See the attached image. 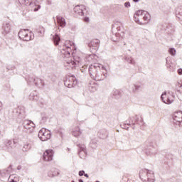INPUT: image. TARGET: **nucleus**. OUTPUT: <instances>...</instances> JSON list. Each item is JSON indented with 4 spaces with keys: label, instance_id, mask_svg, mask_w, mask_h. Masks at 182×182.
I'll return each instance as SVG.
<instances>
[{
    "label": "nucleus",
    "instance_id": "f257e3e1",
    "mask_svg": "<svg viewBox=\"0 0 182 182\" xmlns=\"http://www.w3.org/2000/svg\"><path fill=\"white\" fill-rule=\"evenodd\" d=\"M70 53L73 55V60H67L64 62V66L66 69H69V68L73 69V68L82 65V58L79 55H76L75 52H72V48L68 44H65L61 50L63 58H70Z\"/></svg>",
    "mask_w": 182,
    "mask_h": 182
},
{
    "label": "nucleus",
    "instance_id": "f03ea898",
    "mask_svg": "<svg viewBox=\"0 0 182 182\" xmlns=\"http://www.w3.org/2000/svg\"><path fill=\"white\" fill-rule=\"evenodd\" d=\"M102 70H105V72H107L106 68H105V66H103L102 64L95 63L94 65H91L89 67L90 76L94 80H103L105 77H107V73H102Z\"/></svg>",
    "mask_w": 182,
    "mask_h": 182
},
{
    "label": "nucleus",
    "instance_id": "7ed1b4c3",
    "mask_svg": "<svg viewBox=\"0 0 182 182\" xmlns=\"http://www.w3.org/2000/svg\"><path fill=\"white\" fill-rule=\"evenodd\" d=\"M139 177L144 182H154V172L148 169H141L139 171Z\"/></svg>",
    "mask_w": 182,
    "mask_h": 182
},
{
    "label": "nucleus",
    "instance_id": "20e7f679",
    "mask_svg": "<svg viewBox=\"0 0 182 182\" xmlns=\"http://www.w3.org/2000/svg\"><path fill=\"white\" fill-rule=\"evenodd\" d=\"M176 95L174 92L170 90L165 91L161 96V99L166 105H171L174 102Z\"/></svg>",
    "mask_w": 182,
    "mask_h": 182
},
{
    "label": "nucleus",
    "instance_id": "39448f33",
    "mask_svg": "<svg viewBox=\"0 0 182 182\" xmlns=\"http://www.w3.org/2000/svg\"><path fill=\"white\" fill-rule=\"evenodd\" d=\"M112 41L113 42H119L120 39H123V37L124 36V33H122V35L120 34V27L119 26H112Z\"/></svg>",
    "mask_w": 182,
    "mask_h": 182
},
{
    "label": "nucleus",
    "instance_id": "423d86ee",
    "mask_svg": "<svg viewBox=\"0 0 182 182\" xmlns=\"http://www.w3.org/2000/svg\"><path fill=\"white\" fill-rule=\"evenodd\" d=\"M18 38H20L21 41L29 42V41L32 39V32L29 31L28 29H22L18 32Z\"/></svg>",
    "mask_w": 182,
    "mask_h": 182
},
{
    "label": "nucleus",
    "instance_id": "0eeeda50",
    "mask_svg": "<svg viewBox=\"0 0 182 182\" xmlns=\"http://www.w3.org/2000/svg\"><path fill=\"white\" fill-rule=\"evenodd\" d=\"M38 138L41 141H46V140H49L51 137L50 131L43 128L38 132Z\"/></svg>",
    "mask_w": 182,
    "mask_h": 182
},
{
    "label": "nucleus",
    "instance_id": "6e6552de",
    "mask_svg": "<svg viewBox=\"0 0 182 182\" xmlns=\"http://www.w3.org/2000/svg\"><path fill=\"white\" fill-rule=\"evenodd\" d=\"M137 16H139L141 19H143L144 25H146V23H149V21H150V14L149 12L144 11V10H139L136 11Z\"/></svg>",
    "mask_w": 182,
    "mask_h": 182
},
{
    "label": "nucleus",
    "instance_id": "1a4fd4ad",
    "mask_svg": "<svg viewBox=\"0 0 182 182\" xmlns=\"http://www.w3.org/2000/svg\"><path fill=\"white\" fill-rule=\"evenodd\" d=\"M173 124L175 127H181L182 124V111L174 112L173 115Z\"/></svg>",
    "mask_w": 182,
    "mask_h": 182
},
{
    "label": "nucleus",
    "instance_id": "9d476101",
    "mask_svg": "<svg viewBox=\"0 0 182 182\" xmlns=\"http://www.w3.org/2000/svg\"><path fill=\"white\" fill-rule=\"evenodd\" d=\"M64 85L67 87H75L77 85V80H76L75 76L72 75L66 78Z\"/></svg>",
    "mask_w": 182,
    "mask_h": 182
},
{
    "label": "nucleus",
    "instance_id": "9b49d317",
    "mask_svg": "<svg viewBox=\"0 0 182 182\" xmlns=\"http://www.w3.org/2000/svg\"><path fill=\"white\" fill-rule=\"evenodd\" d=\"M77 146L78 147V156L80 159H83V157H86L87 154V150L86 149V145L83 143L77 144Z\"/></svg>",
    "mask_w": 182,
    "mask_h": 182
},
{
    "label": "nucleus",
    "instance_id": "f8f14e48",
    "mask_svg": "<svg viewBox=\"0 0 182 182\" xmlns=\"http://www.w3.org/2000/svg\"><path fill=\"white\" fill-rule=\"evenodd\" d=\"M43 159L44 161H52L53 160V150L48 149L45 151Z\"/></svg>",
    "mask_w": 182,
    "mask_h": 182
},
{
    "label": "nucleus",
    "instance_id": "ddd939ff",
    "mask_svg": "<svg viewBox=\"0 0 182 182\" xmlns=\"http://www.w3.org/2000/svg\"><path fill=\"white\" fill-rule=\"evenodd\" d=\"M100 43V41H99L97 39L92 40L88 43V46H89L91 52H95V50H97V48H99Z\"/></svg>",
    "mask_w": 182,
    "mask_h": 182
},
{
    "label": "nucleus",
    "instance_id": "4468645a",
    "mask_svg": "<svg viewBox=\"0 0 182 182\" xmlns=\"http://www.w3.org/2000/svg\"><path fill=\"white\" fill-rule=\"evenodd\" d=\"M27 82L30 85H35L36 86H39V85H41V86H43V80L38 77H29Z\"/></svg>",
    "mask_w": 182,
    "mask_h": 182
},
{
    "label": "nucleus",
    "instance_id": "2eb2a0df",
    "mask_svg": "<svg viewBox=\"0 0 182 182\" xmlns=\"http://www.w3.org/2000/svg\"><path fill=\"white\" fill-rule=\"evenodd\" d=\"M23 126L26 130H29L30 132H33V129H35V124L31 120H24Z\"/></svg>",
    "mask_w": 182,
    "mask_h": 182
},
{
    "label": "nucleus",
    "instance_id": "dca6fc26",
    "mask_svg": "<svg viewBox=\"0 0 182 182\" xmlns=\"http://www.w3.org/2000/svg\"><path fill=\"white\" fill-rule=\"evenodd\" d=\"M86 9V6L83 5H77L74 7V12L77 14V15H80V16H83L85 13L83 12Z\"/></svg>",
    "mask_w": 182,
    "mask_h": 182
},
{
    "label": "nucleus",
    "instance_id": "f3484780",
    "mask_svg": "<svg viewBox=\"0 0 182 182\" xmlns=\"http://www.w3.org/2000/svg\"><path fill=\"white\" fill-rule=\"evenodd\" d=\"M32 146H33V141L31 140H28L23 144V146L22 149L23 151H29V150L32 149Z\"/></svg>",
    "mask_w": 182,
    "mask_h": 182
},
{
    "label": "nucleus",
    "instance_id": "a211bd4d",
    "mask_svg": "<svg viewBox=\"0 0 182 182\" xmlns=\"http://www.w3.org/2000/svg\"><path fill=\"white\" fill-rule=\"evenodd\" d=\"M3 149L4 150H6V151H11L12 150V141L9 139L6 140Z\"/></svg>",
    "mask_w": 182,
    "mask_h": 182
},
{
    "label": "nucleus",
    "instance_id": "6ab92c4d",
    "mask_svg": "<svg viewBox=\"0 0 182 182\" xmlns=\"http://www.w3.org/2000/svg\"><path fill=\"white\" fill-rule=\"evenodd\" d=\"M57 22L58 25L61 28H65L66 26V20H65V18L60 16H56Z\"/></svg>",
    "mask_w": 182,
    "mask_h": 182
},
{
    "label": "nucleus",
    "instance_id": "aec40b11",
    "mask_svg": "<svg viewBox=\"0 0 182 182\" xmlns=\"http://www.w3.org/2000/svg\"><path fill=\"white\" fill-rule=\"evenodd\" d=\"M143 89V84L141 83H136L132 87L133 93H137L140 92Z\"/></svg>",
    "mask_w": 182,
    "mask_h": 182
},
{
    "label": "nucleus",
    "instance_id": "412c9836",
    "mask_svg": "<svg viewBox=\"0 0 182 182\" xmlns=\"http://www.w3.org/2000/svg\"><path fill=\"white\" fill-rule=\"evenodd\" d=\"M145 153L146 156H156V154L157 153V149L150 147L146 150Z\"/></svg>",
    "mask_w": 182,
    "mask_h": 182
},
{
    "label": "nucleus",
    "instance_id": "4be33fe9",
    "mask_svg": "<svg viewBox=\"0 0 182 182\" xmlns=\"http://www.w3.org/2000/svg\"><path fill=\"white\" fill-rule=\"evenodd\" d=\"M72 134L74 137H79V136H82V131L80 130V128L79 127H75L73 129Z\"/></svg>",
    "mask_w": 182,
    "mask_h": 182
},
{
    "label": "nucleus",
    "instance_id": "5701e85b",
    "mask_svg": "<svg viewBox=\"0 0 182 182\" xmlns=\"http://www.w3.org/2000/svg\"><path fill=\"white\" fill-rule=\"evenodd\" d=\"M107 131H106V129H101L99 131L97 136L98 137H100V139H107Z\"/></svg>",
    "mask_w": 182,
    "mask_h": 182
},
{
    "label": "nucleus",
    "instance_id": "b1692460",
    "mask_svg": "<svg viewBox=\"0 0 182 182\" xmlns=\"http://www.w3.org/2000/svg\"><path fill=\"white\" fill-rule=\"evenodd\" d=\"M2 29L4 31L5 33H9L11 31V24H9V23H4Z\"/></svg>",
    "mask_w": 182,
    "mask_h": 182
},
{
    "label": "nucleus",
    "instance_id": "393cba45",
    "mask_svg": "<svg viewBox=\"0 0 182 182\" xmlns=\"http://www.w3.org/2000/svg\"><path fill=\"white\" fill-rule=\"evenodd\" d=\"M141 17L137 16V12H136V14L134 16V20L136 22V23H138V25H144V23H143V21H141Z\"/></svg>",
    "mask_w": 182,
    "mask_h": 182
},
{
    "label": "nucleus",
    "instance_id": "a878e982",
    "mask_svg": "<svg viewBox=\"0 0 182 182\" xmlns=\"http://www.w3.org/2000/svg\"><path fill=\"white\" fill-rule=\"evenodd\" d=\"M28 97L30 100H35L36 102L39 100V96L36 95V92L31 93Z\"/></svg>",
    "mask_w": 182,
    "mask_h": 182
},
{
    "label": "nucleus",
    "instance_id": "bb28decb",
    "mask_svg": "<svg viewBox=\"0 0 182 182\" xmlns=\"http://www.w3.org/2000/svg\"><path fill=\"white\" fill-rule=\"evenodd\" d=\"M168 58H166V66L169 69L170 72H174V68H173V64L170 63V60H168Z\"/></svg>",
    "mask_w": 182,
    "mask_h": 182
},
{
    "label": "nucleus",
    "instance_id": "cd10ccee",
    "mask_svg": "<svg viewBox=\"0 0 182 182\" xmlns=\"http://www.w3.org/2000/svg\"><path fill=\"white\" fill-rule=\"evenodd\" d=\"M90 146L92 149H96V147H97V140L96 139H91L90 142Z\"/></svg>",
    "mask_w": 182,
    "mask_h": 182
},
{
    "label": "nucleus",
    "instance_id": "c85d7f7f",
    "mask_svg": "<svg viewBox=\"0 0 182 182\" xmlns=\"http://www.w3.org/2000/svg\"><path fill=\"white\" fill-rule=\"evenodd\" d=\"M53 39L54 44L55 46L59 45V42H60V37H59L58 34H55V36H53Z\"/></svg>",
    "mask_w": 182,
    "mask_h": 182
},
{
    "label": "nucleus",
    "instance_id": "c756f323",
    "mask_svg": "<svg viewBox=\"0 0 182 182\" xmlns=\"http://www.w3.org/2000/svg\"><path fill=\"white\" fill-rule=\"evenodd\" d=\"M125 60L128 63H130V65H136V61L134 60V59H133V58L130 57V56H127L125 58Z\"/></svg>",
    "mask_w": 182,
    "mask_h": 182
},
{
    "label": "nucleus",
    "instance_id": "7c9ffc66",
    "mask_svg": "<svg viewBox=\"0 0 182 182\" xmlns=\"http://www.w3.org/2000/svg\"><path fill=\"white\" fill-rule=\"evenodd\" d=\"M96 55L95 54H91L87 57L88 62H96Z\"/></svg>",
    "mask_w": 182,
    "mask_h": 182
},
{
    "label": "nucleus",
    "instance_id": "2f4dec72",
    "mask_svg": "<svg viewBox=\"0 0 182 182\" xmlns=\"http://www.w3.org/2000/svg\"><path fill=\"white\" fill-rule=\"evenodd\" d=\"M176 16H177V18H178V19H181V21H182V9H177Z\"/></svg>",
    "mask_w": 182,
    "mask_h": 182
},
{
    "label": "nucleus",
    "instance_id": "473e14b6",
    "mask_svg": "<svg viewBox=\"0 0 182 182\" xmlns=\"http://www.w3.org/2000/svg\"><path fill=\"white\" fill-rule=\"evenodd\" d=\"M38 33H40V35L41 36H43V34L45 33V28H43V26H40L38 29H37Z\"/></svg>",
    "mask_w": 182,
    "mask_h": 182
},
{
    "label": "nucleus",
    "instance_id": "72a5a7b5",
    "mask_svg": "<svg viewBox=\"0 0 182 182\" xmlns=\"http://www.w3.org/2000/svg\"><path fill=\"white\" fill-rule=\"evenodd\" d=\"M12 165H10V166H8V168H6L5 170H4V173H5V174H11V173H12Z\"/></svg>",
    "mask_w": 182,
    "mask_h": 182
},
{
    "label": "nucleus",
    "instance_id": "f704fd0d",
    "mask_svg": "<svg viewBox=\"0 0 182 182\" xmlns=\"http://www.w3.org/2000/svg\"><path fill=\"white\" fill-rule=\"evenodd\" d=\"M113 95L115 97H119L122 96V92H120L119 90H115L113 92Z\"/></svg>",
    "mask_w": 182,
    "mask_h": 182
},
{
    "label": "nucleus",
    "instance_id": "c9c22d12",
    "mask_svg": "<svg viewBox=\"0 0 182 182\" xmlns=\"http://www.w3.org/2000/svg\"><path fill=\"white\" fill-rule=\"evenodd\" d=\"M23 2L25 5H31L33 4V0H23Z\"/></svg>",
    "mask_w": 182,
    "mask_h": 182
},
{
    "label": "nucleus",
    "instance_id": "e433bc0d",
    "mask_svg": "<svg viewBox=\"0 0 182 182\" xmlns=\"http://www.w3.org/2000/svg\"><path fill=\"white\" fill-rule=\"evenodd\" d=\"M168 52L171 55H172V56H174L176 55V49L174 48H170Z\"/></svg>",
    "mask_w": 182,
    "mask_h": 182
},
{
    "label": "nucleus",
    "instance_id": "4c0bfd02",
    "mask_svg": "<svg viewBox=\"0 0 182 182\" xmlns=\"http://www.w3.org/2000/svg\"><path fill=\"white\" fill-rule=\"evenodd\" d=\"M122 129H124L125 130H129V127L126 124V123L122 124L120 125Z\"/></svg>",
    "mask_w": 182,
    "mask_h": 182
},
{
    "label": "nucleus",
    "instance_id": "58836bf2",
    "mask_svg": "<svg viewBox=\"0 0 182 182\" xmlns=\"http://www.w3.org/2000/svg\"><path fill=\"white\" fill-rule=\"evenodd\" d=\"M65 45H68L70 48H73V46H72V43H70V41H67Z\"/></svg>",
    "mask_w": 182,
    "mask_h": 182
},
{
    "label": "nucleus",
    "instance_id": "ea45409f",
    "mask_svg": "<svg viewBox=\"0 0 182 182\" xmlns=\"http://www.w3.org/2000/svg\"><path fill=\"white\" fill-rule=\"evenodd\" d=\"M124 6L125 8H130V2H125Z\"/></svg>",
    "mask_w": 182,
    "mask_h": 182
},
{
    "label": "nucleus",
    "instance_id": "a19ab883",
    "mask_svg": "<svg viewBox=\"0 0 182 182\" xmlns=\"http://www.w3.org/2000/svg\"><path fill=\"white\" fill-rule=\"evenodd\" d=\"M78 174L80 177H82V176L85 175V171H80Z\"/></svg>",
    "mask_w": 182,
    "mask_h": 182
},
{
    "label": "nucleus",
    "instance_id": "79ce46f5",
    "mask_svg": "<svg viewBox=\"0 0 182 182\" xmlns=\"http://www.w3.org/2000/svg\"><path fill=\"white\" fill-rule=\"evenodd\" d=\"M176 87H182V82H177L176 85Z\"/></svg>",
    "mask_w": 182,
    "mask_h": 182
},
{
    "label": "nucleus",
    "instance_id": "37998d69",
    "mask_svg": "<svg viewBox=\"0 0 182 182\" xmlns=\"http://www.w3.org/2000/svg\"><path fill=\"white\" fill-rule=\"evenodd\" d=\"M39 9H41V5H38V8L34 9V12H36V11H39Z\"/></svg>",
    "mask_w": 182,
    "mask_h": 182
},
{
    "label": "nucleus",
    "instance_id": "c03bdc74",
    "mask_svg": "<svg viewBox=\"0 0 182 182\" xmlns=\"http://www.w3.org/2000/svg\"><path fill=\"white\" fill-rule=\"evenodd\" d=\"M178 75H182V69L181 68H179L178 70Z\"/></svg>",
    "mask_w": 182,
    "mask_h": 182
},
{
    "label": "nucleus",
    "instance_id": "a18cd8bd",
    "mask_svg": "<svg viewBox=\"0 0 182 182\" xmlns=\"http://www.w3.org/2000/svg\"><path fill=\"white\" fill-rule=\"evenodd\" d=\"M84 21L85 22H89V17H85Z\"/></svg>",
    "mask_w": 182,
    "mask_h": 182
},
{
    "label": "nucleus",
    "instance_id": "49530a36",
    "mask_svg": "<svg viewBox=\"0 0 182 182\" xmlns=\"http://www.w3.org/2000/svg\"><path fill=\"white\" fill-rule=\"evenodd\" d=\"M85 177H87V178H89V175L87 173H84Z\"/></svg>",
    "mask_w": 182,
    "mask_h": 182
},
{
    "label": "nucleus",
    "instance_id": "de8ad7c7",
    "mask_svg": "<svg viewBox=\"0 0 182 182\" xmlns=\"http://www.w3.org/2000/svg\"><path fill=\"white\" fill-rule=\"evenodd\" d=\"M125 123L128 126V127H129V126H130V122H126Z\"/></svg>",
    "mask_w": 182,
    "mask_h": 182
},
{
    "label": "nucleus",
    "instance_id": "09e8293b",
    "mask_svg": "<svg viewBox=\"0 0 182 182\" xmlns=\"http://www.w3.org/2000/svg\"><path fill=\"white\" fill-rule=\"evenodd\" d=\"M21 168H22V167H21V166H18L17 167V170H21Z\"/></svg>",
    "mask_w": 182,
    "mask_h": 182
},
{
    "label": "nucleus",
    "instance_id": "8fccbe9b",
    "mask_svg": "<svg viewBox=\"0 0 182 182\" xmlns=\"http://www.w3.org/2000/svg\"><path fill=\"white\" fill-rule=\"evenodd\" d=\"M134 1V2H139V1H140V0H133Z\"/></svg>",
    "mask_w": 182,
    "mask_h": 182
},
{
    "label": "nucleus",
    "instance_id": "3c124183",
    "mask_svg": "<svg viewBox=\"0 0 182 182\" xmlns=\"http://www.w3.org/2000/svg\"><path fill=\"white\" fill-rule=\"evenodd\" d=\"M2 107V102H0V109Z\"/></svg>",
    "mask_w": 182,
    "mask_h": 182
},
{
    "label": "nucleus",
    "instance_id": "603ef678",
    "mask_svg": "<svg viewBox=\"0 0 182 182\" xmlns=\"http://www.w3.org/2000/svg\"><path fill=\"white\" fill-rule=\"evenodd\" d=\"M79 182H84L82 179L78 180Z\"/></svg>",
    "mask_w": 182,
    "mask_h": 182
},
{
    "label": "nucleus",
    "instance_id": "864d4df0",
    "mask_svg": "<svg viewBox=\"0 0 182 182\" xmlns=\"http://www.w3.org/2000/svg\"><path fill=\"white\" fill-rule=\"evenodd\" d=\"M11 182H17V181H15V180H14V179H12V180L11 181Z\"/></svg>",
    "mask_w": 182,
    "mask_h": 182
},
{
    "label": "nucleus",
    "instance_id": "5fc2aeb1",
    "mask_svg": "<svg viewBox=\"0 0 182 182\" xmlns=\"http://www.w3.org/2000/svg\"><path fill=\"white\" fill-rule=\"evenodd\" d=\"M48 176H50V177H53L54 176L53 175H52L51 176L48 174Z\"/></svg>",
    "mask_w": 182,
    "mask_h": 182
},
{
    "label": "nucleus",
    "instance_id": "6e6d98bb",
    "mask_svg": "<svg viewBox=\"0 0 182 182\" xmlns=\"http://www.w3.org/2000/svg\"><path fill=\"white\" fill-rule=\"evenodd\" d=\"M129 120H132V117L129 118Z\"/></svg>",
    "mask_w": 182,
    "mask_h": 182
}]
</instances>
